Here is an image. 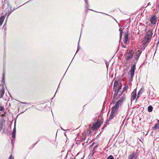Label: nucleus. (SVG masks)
<instances>
[{
    "label": "nucleus",
    "instance_id": "f257e3e1",
    "mask_svg": "<svg viewBox=\"0 0 159 159\" xmlns=\"http://www.w3.org/2000/svg\"><path fill=\"white\" fill-rule=\"evenodd\" d=\"M141 53L142 51L141 50H138L135 52V55L134 56L135 59L133 60V61H132V62H133L134 64L131 67L129 71L130 73L129 75H130V77H132L134 75L135 70L136 69V64L137 62Z\"/></svg>",
    "mask_w": 159,
    "mask_h": 159
},
{
    "label": "nucleus",
    "instance_id": "f03ea898",
    "mask_svg": "<svg viewBox=\"0 0 159 159\" xmlns=\"http://www.w3.org/2000/svg\"><path fill=\"white\" fill-rule=\"evenodd\" d=\"M125 100V97H122L120 100L118 101L115 105L112 107L111 112L117 114L119 111V105H120L122 104Z\"/></svg>",
    "mask_w": 159,
    "mask_h": 159
},
{
    "label": "nucleus",
    "instance_id": "7ed1b4c3",
    "mask_svg": "<svg viewBox=\"0 0 159 159\" xmlns=\"http://www.w3.org/2000/svg\"><path fill=\"white\" fill-rule=\"evenodd\" d=\"M134 52L132 50H130L129 51V52L126 54V55L125 57V59L126 60H129L131 59H132V60L133 61V60L135 59V58L134 57V56L135 55V54L134 55V56L133 57V54Z\"/></svg>",
    "mask_w": 159,
    "mask_h": 159
},
{
    "label": "nucleus",
    "instance_id": "20e7f679",
    "mask_svg": "<svg viewBox=\"0 0 159 159\" xmlns=\"http://www.w3.org/2000/svg\"><path fill=\"white\" fill-rule=\"evenodd\" d=\"M5 112L4 114L0 113V132L3 126V125L5 124V120L3 119V117L5 116Z\"/></svg>",
    "mask_w": 159,
    "mask_h": 159
},
{
    "label": "nucleus",
    "instance_id": "39448f33",
    "mask_svg": "<svg viewBox=\"0 0 159 159\" xmlns=\"http://www.w3.org/2000/svg\"><path fill=\"white\" fill-rule=\"evenodd\" d=\"M101 126V122L99 121H98L95 122L91 128L92 130H94L100 127Z\"/></svg>",
    "mask_w": 159,
    "mask_h": 159
},
{
    "label": "nucleus",
    "instance_id": "423d86ee",
    "mask_svg": "<svg viewBox=\"0 0 159 159\" xmlns=\"http://www.w3.org/2000/svg\"><path fill=\"white\" fill-rule=\"evenodd\" d=\"M139 155V153L138 152H133L129 156L128 159H137Z\"/></svg>",
    "mask_w": 159,
    "mask_h": 159
},
{
    "label": "nucleus",
    "instance_id": "0eeeda50",
    "mask_svg": "<svg viewBox=\"0 0 159 159\" xmlns=\"http://www.w3.org/2000/svg\"><path fill=\"white\" fill-rule=\"evenodd\" d=\"M136 97V89H135L131 93V101H133Z\"/></svg>",
    "mask_w": 159,
    "mask_h": 159
},
{
    "label": "nucleus",
    "instance_id": "6e6552de",
    "mask_svg": "<svg viewBox=\"0 0 159 159\" xmlns=\"http://www.w3.org/2000/svg\"><path fill=\"white\" fill-rule=\"evenodd\" d=\"M157 20L155 16H153L150 18V21L152 24L154 25L156 23Z\"/></svg>",
    "mask_w": 159,
    "mask_h": 159
},
{
    "label": "nucleus",
    "instance_id": "1a4fd4ad",
    "mask_svg": "<svg viewBox=\"0 0 159 159\" xmlns=\"http://www.w3.org/2000/svg\"><path fill=\"white\" fill-rule=\"evenodd\" d=\"M116 114L115 113H113L111 112V114L109 116L108 119V121H109L110 120L112 119L116 116Z\"/></svg>",
    "mask_w": 159,
    "mask_h": 159
},
{
    "label": "nucleus",
    "instance_id": "9d476101",
    "mask_svg": "<svg viewBox=\"0 0 159 159\" xmlns=\"http://www.w3.org/2000/svg\"><path fill=\"white\" fill-rule=\"evenodd\" d=\"M158 123L156 124L153 127V129L157 130L159 128V120H157Z\"/></svg>",
    "mask_w": 159,
    "mask_h": 159
},
{
    "label": "nucleus",
    "instance_id": "9b49d317",
    "mask_svg": "<svg viewBox=\"0 0 159 159\" xmlns=\"http://www.w3.org/2000/svg\"><path fill=\"white\" fill-rule=\"evenodd\" d=\"M128 38V35L127 34H125L123 42L124 43H127Z\"/></svg>",
    "mask_w": 159,
    "mask_h": 159
},
{
    "label": "nucleus",
    "instance_id": "f8f14e48",
    "mask_svg": "<svg viewBox=\"0 0 159 159\" xmlns=\"http://www.w3.org/2000/svg\"><path fill=\"white\" fill-rule=\"evenodd\" d=\"M5 17V16L4 15L0 17V26L2 25Z\"/></svg>",
    "mask_w": 159,
    "mask_h": 159
},
{
    "label": "nucleus",
    "instance_id": "ddd939ff",
    "mask_svg": "<svg viewBox=\"0 0 159 159\" xmlns=\"http://www.w3.org/2000/svg\"><path fill=\"white\" fill-rule=\"evenodd\" d=\"M4 89L3 88H2V89L0 90V98H2L3 97V96L4 95Z\"/></svg>",
    "mask_w": 159,
    "mask_h": 159
},
{
    "label": "nucleus",
    "instance_id": "4468645a",
    "mask_svg": "<svg viewBox=\"0 0 159 159\" xmlns=\"http://www.w3.org/2000/svg\"><path fill=\"white\" fill-rule=\"evenodd\" d=\"M153 35V33L151 31H149L148 33H147V38H149V39H150L152 36Z\"/></svg>",
    "mask_w": 159,
    "mask_h": 159
},
{
    "label": "nucleus",
    "instance_id": "2eb2a0df",
    "mask_svg": "<svg viewBox=\"0 0 159 159\" xmlns=\"http://www.w3.org/2000/svg\"><path fill=\"white\" fill-rule=\"evenodd\" d=\"M149 39V38H145V40H144L143 45H145L148 41Z\"/></svg>",
    "mask_w": 159,
    "mask_h": 159
},
{
    "label": "nucleus",
    "instance_id": "dca6fc26",
    "mask_svg": "<svg viewBox=\"0 0 159 159\" xmlns=\"http://www.w3.org/2000/svg\"><path fill=\"white\" fill-rule=\"evenodd\" d=\"M118 82L117 81H115L114 82V86H113V88L114 89H115L117 87V86L118 85Z\"/></svg>",
    "mask_w": 159,
    "mask_h": 159
},
{
    "label": "nucleus",
    "instance_id": "f3484780",
    "mask_svg": "<svg viewBox=\"0 0 159 159\" xmlns=\"http://www.w3.org/2000/svg\"><path fill=\"white\" fill-rule=\"evenodd\" d=\"M153 109V107L151 106H149L148 107V111L149 112L152 111Z\"/></svg>",
    "mask_w": 159,
    "mask_h": 159
},
{
    "label": "nucleus",
    "instance_id": "a211bd4d",
    "mask_svg": "<svg viewBox=\"0 0 159 159\" xmlns=\"http://www.w3.org/2000/svg\"><path fill=\"white\" fill-rule=\"evenodd\" d=\"M120 88H119L117 89H115V95H116L119 91Z\"/></svg>",
    "mask_w": 159,
    "mask_h": 159
},
{
    "label": "nucleus",
    "instance_id": "6ab92c4d",
    "mask_svg": "<svg viewBox=\"0 0 159 159\" xmlns=\"http://www.w3.org/2000/svg\"><path fill=\"white\" fill-rule=\"evenodd\" d=\"M142 91L141 90H140L138 92V96L136 100L139 97V95L142 94Z\"/></svg>",
    "mask_w": 159,
    "mask_h": 159
},
{
    "label": "nucleus",
    "instance_id": "aec40b11",
    "mask_svg": "<svg viewBox=\"0 0 159 159\" xmlns=\"http://www.w3.org/2000/svg\"><path fill=\"white\" fill-rule=\"evenodd\" d=\"M107 159H114V158L112 155H110L107 158Z\"/></svg>",
    "mask_w": 159,
    "mask_h": 159
},
{
    "label": "nucleus",
    "instance_id": "412c9836",
    "mask_svg": "<svg viewBox=\"0 0 159 159\" xmlns=\"http://www.w3.org/2000/svg\"><path fill=\"white\" fill-rule=\"evenodd\" d=\"M16 128L15 127V126L13 130L12 134H16Z\"/></svg>",
    "mask_w": 159,
    "mask_h": 159
},
{
    "label": "nucleus",
    "instance_id": "4be33fe9",
    "mask_svg": "<svg viewBox=\"0 0 159 159\" xmlns=\"http://www.w3.org/2000/svg\"><path fill=\"white\" fill-rule=\"evenodd\" d=\"M128 85L125 86L123 88V91H126L128 88Z\"/></svg>",
    "mask_w": 159,
    "mask_h": 159
},
{
    "label": "nucleus",
    "instance_id": "5701e85b",
    "mask_svg": "<svg viewBox=\"0 0 159 159\" xmlns=\"http://www.w3.org/2000/svg\"><path fill=\"white\" fill-rule=\"evenodd\" d=\"M4 109V106H0V111H2Z\"/></svg>",
    "mask_w": 159,
    "mask_h": 159
},
{
    "label": "nucleus",
    "instance_id": "b1692460",
    "mask_svg": "<svg viewBox=\"0 0 159 159\" xmlns=\"http://www.w3.org/2000/svg\"><path fill=\"white\" fill-rule=\"evenodd\" d=\"M85 3L86 4V7L87 8H88V0H85Z\"/></svg>",
    "mask_w": 159,
    "mask_h": 159
},
{
    "label": "nucleus",
    "instance_id": "393cba45",
    "mask_svg": "<svg viewBox=\"0 0 159 159\" xmlns=\"http://www.w3.org/2000/svg\"><path fill=\"white\" fill-rule=\"evenodd\" d=\"M80 45H79V43H78V45L77 49V50L76 51V52L75 54H76L77 53V52L80 49Z\"/></svg>",
    "mask_w": 159,
    "mask_h": 159
},
{
    "label": "nucleus",
    "instance_id": "a878e982",
    "mask_svg": "<svg viewBox=\"0 0 159 159\" xmlns=\"http://www.w3.org/2000/svg\"><path fill=\"white\" fill-rule=\"evenodd\" d=\"M116 102V100H113L112 102L111 103L110 105H111L112 104H114Z\"/></svg>",
    "mask_w": 159,
    "mask_h": 159
},
{
    "label": "nucleus",
    "instance_id": "bb28decb",
    "mask_svg": "<svg viewBox=\"0 0 159 159\" xmlns=\"http://www.w3.org/2000/svg\"><path fill=\"white\" fill-rule=\"evenodd\" d=\"M15 134H12V138L14 139H15Z\"/></svg>",
    "mask_w": 159,
    "mask_h": 159
},
{
    "label": "nucleus",
    "instance_id": "cd10ccee",
    "mask_svg": "<svg viewBox=\"0 0 159 159\" xmlns=\"http://www.w3.org/2000/svg\"><path fill=\"white\" fill-rule=\"evenodd\" d=\"M9 159H14L13 157L11 155L9 158Z\"/></svg>",
    "mask_w": 159,
    "mask_h": 159
},
{
    "label": "nucleus",
    "instance_id": "c85d7f7f",
    "mask_svg": "<svg viewBox=\"0 0 159 159\" xmlns=\"http://www.w3.org/2000/svg\"><path fill=\"white\" fill-rule=\"evenodd\" d=\"M119 30L120 31V34H122L123 33V31L122 30L120 31V29Z\"/></svg>",
    "mask_w": 159,
    "mask_h": 159
},
{
    "label": "nucleus",
    "instance_id": "c756f323",
    "mask_svg": "<svg viewBox=\"0 0 159 159\" xmlns=\"http://www.w3.org/2000/svg\"><path fill=\"white\" fill-rule=\"evenodd\" d=\"M122 34H120V39H121V38H122Z\"/></svg>",
    "mask_w": 159,
    "mask_h": 159
},
{
    "label": "nucleus",
    "instance_id": "7c9ffc66",
    "mask_svg": "<svg viewBox=\"0 0 159 159\" xmlns=\"http://www.w3.org/2000/svg\"><path fill=\"white\" fill-rule=\"evenodd\" d=\"M151 5V3L150 2H149L148 4V6H149V5Z\"/></svg>",
    "mask_w": 159,
    "mask_h": 159
},
{
    "label": "nucleus",
    "instance_id": "2f4dec72",
    "mask_svg": "<svg viewBox=\"0 0 159 159\" xmlns=\"http://www.w3.org/2000/svg\"><path fill=\"white\" fill-rule=\"evenodd\" d=\"M10 13H8V15L7 16V18L10 15Z\"/></svg>",
    "mask_w": 159,
    "mask_h": 159
},
{
    "label": "nucleus",
    "instance_id": "473e14b6",
    "mask_svg": "<svg viewBox=\"0 0 159 159\" xmlns=\"http://www.w3.org/2000/svg\"><path fill=\"white\" fill-rule=\"evenodd\" d=\"M159 43V38H158V43Z\"/></svg>",
    "mask_w": 159,
    "mask_h": 159
},
{
    "label": "nucleus",
    "instance_id": "72a5a7b5",
    "mask_svg": "<svg viewBox=\"0 0 159 159\" xmlns=\"http://www.w3.org/2000/svg\"><path fill=\"white\" fill-rule=\"evenodd\" d=\"M4 80V77L3 76V81Z\"/></svg>",
    "mask_w": 159,
    "mask_h": 159
},
{
    "label": "nucleus",
    "instance_id": "f704fd0d",
    "mask_svg": "<svg viewBox=\"0 0 159 159\" xmlns=\"http://www.w3.org/2000/svg\"><path fill=\"white\" fill-rule=\"evenodd\" d=\"M91 133L92 132L90 130V131H89Z\"/></svg>",
    "mask_w": 159,
    "mask_h": 159
},
{
    "label": "nucleus",
    "instance_id": "c9c22d12",
    "mask_svg": "<svg viewBox=\"0 0 159 159\" xmlns=\"http://www.w3.org/2000/svg\"><path fill=\"white\" fill-rule=\"evenodd\" d=\"M30 1H29L27 2L26 3H28V2H30Z\"/></svg>",
    "mask_w": 159,
    "mask_h": 159
},
{
    "label": "nucleus",
    "instance_id": "e433bc0d",
    "mask_svg": "<svg viewBox=\"0 0 159 159\" xmlns=\"http://www.w3.org/2000/svg\"><path fill=\"white\" fill-rule=\"evenodd\" d=\"M2 4L3 5H4V3L3 2H2Z\"/></svg>",
    "mask_w": 159,
    "mask_h": 159
},
{
    "label": "nucleus",
    "instance_id": "4c0bfd02",
    "mask_svg": "<svg viewBox=\"0 0 159 159\" xmlns=\"http://www.w3.org/2000/svg\"><path fill=\"white\" fill-rule=\"evenodd\" d=\"M11 141H12V142L13 141V140L12 139H11Z\"/></svg>",
    "mask_w": 159,
    "mask_h": 159
},
{
    "label": "nucleus",
    "instance_id": "58836bf2",
    "mask_svg": "<svg viewBox=\"0 0 159 159\" xmlns=\"http://www.w3.org/2000/svg\"><path fill=\"white\" fill-rule=\"evenodd\" d=\"M61 129H62L63 130H64V129H63L62 128H61Z\"/></svg>",
    "mask_w": 159,
    "mask_h": 159
},
{
    "label": "nucleus",
    "instance_id": "ea45409f",
    "mask_svg": "<svg viewBox=\"0 0 159 159\" xmlns=\"http://www.w3.org/2000/svg\"><path fill=\"white\" fill-rule=\"evenodd\" d=\"M59 85H60V84H59V85H58V87H59Z\"/></svg>",
    "mask_w": 159,
    "mask_h": 159
},
{
    "label": "nucleus",
    "instance_id": "a19ab883",
    "mask_svg": "<svg viewBox=\"0 0 159 159\" xmlns=\"http://www.w3.org/2000/svg\"><path fill=\"white\" fill-rule=\"evenodd\" d=\"M59 85H60V84H59V85H58V87H59Z\"/></svg>",
    "mask_w": 159,
    "mask_h": 159
},
{
    "label": "nucleus",
    "instance_id": "79ce46f5",
    "mask_svg": "<svg viewBox=\"0 0 159 159\" xmlns=\"http://www.w3.org/2000/svg\"><path fill=\"white\" fill-rule=\"evenodd\" d=\"M59 85H60V84H59V85H58V87H59Z\"/></svg>",
    "mask_w": 159,
    "mask_h": 159
},
{
    "label": "nucleus",
    "instance_id": "37998d69",
    "mask_svg": "<svg viewBox=\"0 0 159 159\" xmlns=\"http://www.w3.org/2000/svg\"><path fill=\"white\" fill-rule=\"evenodd\" d=\"M102 14H105V13H102Z\"/></svg>",
    "mask_w": 159,
    "mask_h": 159
}]
</instances>
